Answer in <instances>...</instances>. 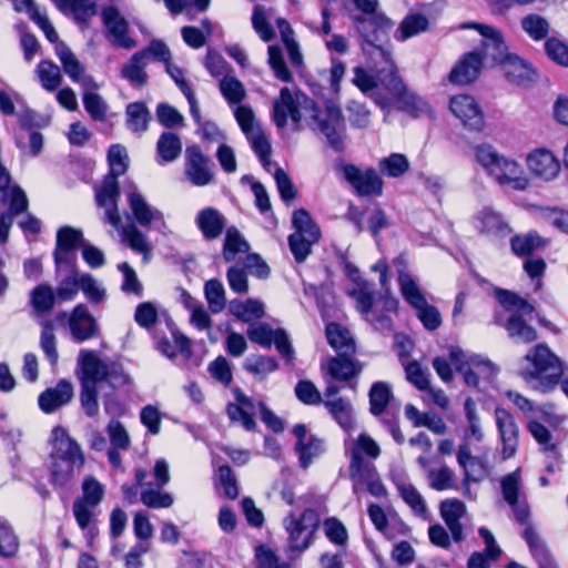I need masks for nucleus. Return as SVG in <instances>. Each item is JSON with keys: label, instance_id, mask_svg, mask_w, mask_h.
Here are the masks:
<instances>
[{"label": "nucleus", "instance_id": "nucleus-30", "mask_svg": "<svg viewBox=\"0 0 568 568\" xmlns=\"http://www.w3.org/2000/svg\"><path fill=\"white\" fill-rule=\"evenodd\" d=\"M485 67L479 51H471L453 68L449 73V81L454 84L465 85L474 82L481 68Z\"/></svg>", "mask_w": 568, "mask_h": 568}, {"label": "nucleus", "instance_id": "nucleus-11", "mask_svg": "<svg viewBox=\"0 0 568 568\" xmlns=\"http://www.w3.org/2000/svg\"><path fill=\"white\" fill-rule=\"evenodd\" d=\"M449 359L456 369L464 375V381L468 386L477 387L479 379L490 381L496 376L498 369L489 361L479 355L469 354L458 347H452Z\"/></svg>", "mask_w": 568, "mask_h": 568}, {"label": "nucleus", "instance_id": "nucleus-12", "mask_svg": "<svg viewBox=\"0 0 568 568\" xmlns=\"http://www.w3.org/2000/svg\"><path fill=\"white\" fill-rule=\"evenodd\" d=\"M462 29H475L483 38L480 57L485 67L494 68L511 53L505 42L501 31L494 26L469 22L460 26Z\"/></svg>", "mask_w": 568, "mask_h": 568}, {"label": "nucleus", "instance_id": "nucleus-14", "mask_svg": "<svg viewBox=\"0 0 568 568\" xmlns=\"http://www.w3.org/2000/svg\"><path fill=\"white\" fill-rule=\"evenodd\" d=\"M55 320L60 323L67 321L71 336L78 343L95 338L100 335V328L95 317L83 303L75 305L70 313H59Z\"/></svg>", "mask_w": 568, "mask_h": 568}, {"label": "nucleus", "instance_id": "nucleus-47", "mask_svg": "<svg viewBox=\"0 0 568 568\" xmlns=\"http://www.w3.org/2000/svg\"><path fill=\"white\" fill-rule=\"evenodd\" d=\"M323 404L341 427L344 429L352 428L353 407L348 400L344 398L324 399Z\"/></svg>", "mask_w": 568, "mask_h": 568}, {"label": "nucleus", "instance_id": "nucleus-10", "mask_svg": "<svg viewBox=\"0 0 568 568\" xmlns=\"http://www.w3.org/2000/svg\"><path fill=\"white\" fill-rule=\"evenodd\" d=\"M313 101L304 94L292 93L288 88H283L280 91V97L273 103V119L276 125L281 129L287 124V118L301 128L303 120H306L311 110H313Z\"/></svg>", "mask_w": 568, "mask_h": 568}, {"label": "nucleus", "instance_id": "nucleus-9", "mask_svg": "<svg viewBox=\"0 0 568 568\" xmlns=\"http://www.w3.org/2000/svg\"><path fill=\"white\" fill-rule=\"evenodd\" d=\"M320 526V515L314 509H305L300 517L290 514L284 519V527L288 534L287 552L291 559L301 556L312 544Z\"/></svg>", "mask_w": 568, "mask_h": 568}, {"label": "nucleus", "instance_id": "nucleus-58", "mask_svg": "<svg viewBox=\"0 0 568 568\" xmlns=\"http://www.w3.org/2000/svg\"><path fill=\"white\" fill-rule=\"evenodd\" d=\"M397 489L403 500L410 507L415 515L425 517L427 506L425 499L412 484H398Z\"/></svg>", "mask_w": 568, "mask_h": 568}, {"label": "nucleus", "instance_id": "nucleus-37", "mask_svg": "<svg viewBox=\"0 0 568 568\" xmlns=\"http://www.w3.org/2000/svg\"><path fill=\"white\" fill-rule=\"evenodd\" d=\"M524 538L529 546L531 555L537 560L539 568H558L549 549L531 527L525 529Z\"/></svg>", "mask_w": 568, "mask_h": 568}, {"label": "nucleus", "instance_id": "nucleus-19", "mask_svg": "<svg viewBox=\"0 0 568 568\" xmlns=\"http://www.w3.org/2000/svg\"><path fill=\"white\" fill-rule=\"evenodd\" d=\"M343 174L361 196L381 195L383 192V181L373 169L363 172L353 164H346Z\"/></svg>", "mask_w": 568, "mask_h": 568}, {"label": "nucleus", "instance_id": "nucleus-25", "mask_svg": "<svg viewBox=\"0 0 568 568\" xmlns=\"http://www.w3.org/2000/svg\"><path fill=\"white\" fill-rule=\"evenodd\" d=\"M148 470L143 468H136L134 470V478L136 479L138 486H141L140 500L141 503L153 509L169 508L174 503V497L168 491L161 490L159 487H154L153 484L146 483Z\"/></svg>", "mask_w": 568, "mask_h": 568}, {"label": "nucleus", "instance_id": "nucleus-41", "mask_svg": "<svg viewBox=\"0 0 568 568\" xmlns=\"http://www.w3.org/2000/svg\"><path fill=\"white\" fill-rule=\"evenodd\" d=\"M521 30L534 41L547 40L550 32V22L538 13H529L520 20Z\"/></svg>", "mask_w": 568, "mask_h": 568}, {"label": "nucleus", "instance_id": "nucleus-28", "mask_svg": "<svg viewBox=\"0 0 568 568\" xmlns=\"http://www.w3.org/2000/svg\"><path fill=\"white\" fill-rule=\"evenodd\" d=\"M85 240L83 239L82 232L71 226H63L58 231L57 234V247L54 251V262L58 268L62 264H73V257L71 251L75 247L82 246Z\"/></svg>", "mask_w": 568, "mask_h": 568}, {"label": "nucleus", "instance_id": "nucleus-49", "mask_svg": "<svg viewBox=\"0 0 568 568\" xmlns=\"http://www.w3.org/2000/svg\"><path fill=\"white\" fill-rule=\"evenodd\" d=\"M54 4L64 13H73L79 21H87L95 14V3L93 0H52Z\"/></svg>", "mask_w": 568, "mask_h": 568}, {"label": "nucleus", "instance_id": "nucleus-45", "mask_svg": "<svg viewBox=\"0 0 568 568\" xmlns=\"http://www.w3.org/2000/svg\"><path fill=\"white\" fill-rule=\"evenodd\" d=\"M156 152L162 162L175 161L182 152L180 136L173 132H163L156 142Z\"/></svg>", "mask_w": 568, "mask_h": 568}, {"label": "nucleus", "instance_id": "nucleus-13", "mask_svg": "<svg viewBox=\"0 0 568 568\" xmlns=\"http://www.w3.org/2000/svg\"><path fill=\"white\" fill-rule=\"evenodd\" d=\"M235 118L250 141L252 149L263 163V166L265 170H270L273 165L272 161L268 159L271 144L260 124L256 122L252 109L246 105L237 106L235 110Z\"/></svg>", "mask_w": 568, "mask_h": 568}, {"label": "nucleus", "instance_id": "nucleus-60", "mask_svg": "<svg viewBox=\"0 0 568 568\" xmlns=\"http://www.w3.org/2000/svg\"><path fill=\"white\" fill-rule=\"evenodd\" d=\"M292 223L295 227V232L293 234L307 235L311 240H320V229L306 210H296L293 213Z\"/></svg>", "mask_w": 568, "mask_h": 568}, {"label": "nucleus", "instance_id": "nucleus-34", "mask_svg": "<svg viewBox=\"0 0 568 568\" xmlns=\"http://www.w3.org/2000/svg\"><path fill=\"white\" fill-rule=\"evenodd\" d=\"M475 226L480 233L490 236H505L511 231L503 216L489 207L483 209L477 214L475 219Z\"/></svg>", "mask_w": 568, "mask_h": 568}, {"label": "nucleus", "instance_id": "nucleus-42", "mask_svg": "<svg viewBox=\"0 0 568 568\" xmlns=\"http://www.w3.org/2000/svg\"><path fill=\"white\" fill-rule=\"evenodd\" d=\"M144 53L135 52L129 62L121 69L122 78L126 79L132 85L141 88L145 84L148 74L145 72L146 61L143 60Z\"/></svg>", "mask_w": 568, "mask_h": 568}, {"label": "nucleus", "instance_id": "nucleus-52", "mask_svg": "<svg viewBox=\"0 0 568 568\" xmlns=\"http://www.w3.org/2000/svg\"><path fill=\"white\" fill-rule=\"evenodd\" d=\"M36 73L43 89L54 91L62 82L60 68L49 60L41 61L36 69Z\"/></svg>", "mask_w": 568, "mask_h": 568}, {"label": "nucleus", "instance_id": "nucleus-53", "mask_svg": "<svg viewBox=\"0 0 568 568\" xmlns=\"http://www.w3.org/2000/svg\"><path fill=\"white\" fill-rule=\"evenodd\" d=\"M393 397L390 385L385 382H376L369 390L371 413L375 416L382 415L390 398Z\"/></svg>", "mask_w": 568, "mask_h": 568}, {"label": "nucleus", "instance_id": "nucleus-2", "mask_svg": "<svg viewBox=\"0 0 568 568\" xmlns=\"http://www.w3.org/2000/svg\"><path fill=\"white\" fill-rule=\"evenodd\" d=\"M474 154L476 161L499 186L519 192L530 186V180L520 163L503 155L493 145H476Z\"/></svg>", "mask_w": 568, "mask_h": 568}, {"label": "nucleus", "instance_id": "nucleus-26", "mask_svg": "<svg viewBox=\"0 0 568 568\" xmlns=\"http://www.w3.org/2000/svg\"><path fill=\"white\" fill-rule=\"evenodd\" d=\"M526 164L532 175L544 181L554 180L560 172L558 159L546 149H538L529 153Z\"/></svg>", "mask_w": 568, "mask_h": 568}, {"label": "nucleus", "instance_id": "nucleus-44", "mask_svg": "<svg viewBox=\"0 0 568 568\" xmlns=\"http://www.w3.org/2000/svg\"><path fill=\"white\" fill-rule=\"evenodd\" d=\"M509 336L517 343L528 344L537 339V331L527 324L519 314L511 315L505 325Z\"/></svg>", "mask_w": 568, "mask_h": 568}, {"label": "nucleus", "instance_id": "nucleus-6", "mask_svg": "<svg viewBox=\"0 0 568 568\" xmlns=\"http://www.w3.org/2000/svg\"><path fill=\"white\" fill-rule=\"evenodd\" d=\"M347 295L354 301L356 311L366 322L381 332H389L393 328V322L389 313L397 308V300L385 298L379 310L374 302V293L368 282L351 285L347 288Z\"/></svg>", "mask_w": 568, "mask_h": 568}, {"label": "nucleus", "instance_id": "nucleus-5", "mask_svg": "<svg viewBox=\"0 0 568 568\" xmlns=\"http://www.w3.org/2000/svg\"><path fill=\"white\" fill-rule=\"evenodd\" d=\"M372 49L376 50L385 63V67L377 70L378 82L389 91L394 100L399 104V109L414 116L427 112L429 109L428 104L422 98L408 91L398 75L389 52L384 50L381 45H376Z\"/></svg>", "mask_w": 568, "mask_h": 568}, {"label": "nucleus", "instance_id": "nucleus-21", "mask_svg": "<svg viewBox=\"0 0 568 568\" xmlns=\"http://www.w3.org/2000/svg\"><path fill=\"white\" fill-rule=\"evenodd\" d=\"M500 484L504 499L513 508L516 519L525 525L529 518V509L525 501L519 500L521 490L520 469L518 468L504 476Z\"/></svg>", "mask_w": 568, "mask_h": 568}, {"label": "nucleus", "instance_id": "nucleus-24", "mask_svg": "<svg viewBox=\"0 0 568 568\" xmlns=\"http://www.w3.org/2000/svg\"><path fill=\"white\" fill-rule=\"evenodd\" d=\"M364 455L371 459H376L381 455L378 444L367 434H361L353 444L349 471L367 473L371 467H375L371 462L364 459Z\"/></svg>", "mask_w": 568, "mask_h": 568}, {"label": "nucleus", "instance_id": "nucleus-31", "mask_svg": "<svg viewBox=\"0 0 568 568\" xmlns=\"http://www.w3.org/2000/svg\"><path fill=\"white\" fill-rule=\"evenodd\" d=\"M73 397L72 384L65 379H61L55 387L45 389L39 396V406L47 413H53L60 407L67 405Z\"/></svg>", "mask_w": 568, "mask_h": 568}, {"label": "nucleus", "instance_id": "nucleus-7", "mask_svg": "<svg viewBox=\"0 0 568 568\" xmlns=\"http://www.w3.org/2000/svg\"><path fill=\"white\" fill-rule=\"evenodd\" d=\"M359 14H353L352 20L357 32L364 39L363 51L369 53L376 42L382 41L393 27V22L382 12L377 11L378 0H352Z\"/></svg>", "mask_w": 568, "mask_h": 568}, {"label": "nucleus", "instance_id": "nucleus-8", "mask_svg": "<svg viewBox=\"0 0 568 568\" xmlns=\"http://www.w3.org/2000/svg\"><path fill=\"white\" fill-rule=\"evenodd\" d=\"M308 115L313 130L321 132L332 149L342 151L345 146L346 125L341 108L332 101L326 102L324 109L313 104Z\"/></svg>", "mask_w": 568, "mask_h": 568}, {"label": "nucleus", "instance_id": "nucleus-20", "mask_svg": "<svg viewBox=\"0 0 568 568\" xmlns=\"http://www.w3.org/2000/svg\"><path fill=\"white\" fill-rule=\"evenodd\" d=\"M55 54L62 64L63 71L73 82L79 83L83 90H95L98 88L94 79L85 73L84 67L65 43L60 42L55 45Z\"/></svg>", "mask_w": 568, "mask_h": 568}, {"label": "nucleus", "instance_id": "nucleus-56", "mask_svg": "<svg viewBox=\"0 0 568 568\" xmlns=\"http://www.w3.org/2000/svg\"><path fill=\"white\" fill-rule=\"evenodd\" d=\"M248 248V243L235 227L227 229L223 246V257L226 262L234 261L237 253H246Z\"/></svg>", "mask_w": 568, "mask_h": 568}, {"label": "nucleus", "instance_id": "nucleus-29", "mask_svg": "<svg viewBox=\"0 0 568 568\" xmlns=\"http://www.w3.org/2000/svg\"><path fill=\"white\" fill-rule=\"evenodd\" d=\"M293 434L297 438L296 452L300 456L302 467L307 468L312 460L324 452V442L308 434L306 426L297 424L293 428Z\"/></svg>", "mask_w": 568, "mask_h": 568}, {"label": "nucleus", "instance_id": "nucleus-51", "mask_svg": "<svg viewBox=\"0 0 568 568\" xmlns=\"http://www.w3.org/2000/svg\"><path fill=\"white\" fill-rule=\"evenodd\" d=\"M126 125L134 133H142L148 130L150 112L141 102L130 103L125 110Z\"/></svg>", "mask_w": 568, "mask_h": 568}, {"label": "nucleus", "instance_id": "nucleus-33", "mask_svg": "<svg viewBox=\"0 0 568 568\" xmlns=\"http://www.w3.org/2000/svg\"><path fill=\"white\" fill-rule=\"evenodd\" d=\"M195 223L204 239L214 240L223 233L226 225V219L219 210L209 206L202 209L196 214Z\"/></svg>", "mask_w": 568, "mask_h": 568}, {"label": "nucleus", "instance_id": "nucleus-61", "mask_svg": "<svg viewBox=\"0 0 568 568\" xmlns=\"http://www.w3.org/2000/svg\"><path fill=\"white\" fill-rule=\"evenodd\" d=\"M57 300L55 291L50 285L41 284L33 288L31 303L37 312L47 313L52 310Z\"/></svg>", "mask_w": 568, "mask_h": 568}, {"label": "nucleus", "instance_id": "nucleus-39", "mask_svg": "<svg viewBox=\"0 0 568 568\" xmlns=\"http://www.w3.org/2000/svg\"><path fill=\"white\" fill-rule=\"evenodd\" d=\"M347 356L339 354L327 362V373L333 379L347 382L362 371V366Z\"/></svg>", "mask_w": 568, "mask_h": 568}, {"label": "nucleus", "instance_id": "nucleus-4", "mask_svg": "<svg viewBox=\"0 0 568 568\" xmlns=\"http://www.w3.org/2000/svg\"><path fill=\"white\" fill-rule=\"evenodd\" d=\"M527 366L521 375L534 388L546 392L558 383L564 367L559 357L546 344H537L525 356Z\"/></svg>", "mask_w": 568, "mask_h": 568}, {"label": "nucleus", "instance_id": "nucleus-18", "mask_svg": "<svg viewBox=\"0 0 568 568\" xmlns=\"http://www.w3.org/2000/svg\"><path fill=\"white\" fill-rule=\"evenodd\" d=\"M50 443L52 449L50 459L71 460L72 463H85L81 446L69 436L65 428L57 426L51 432Z\"/></svg>", "mask_w": 568, "mask_h": 568}, {"label": "nucleus", "instance_id": "nucleus-43", "mask_svg": "<svg viewBox=\"0 0 568 568\" xmlns=\"http://www.w3.org/2000/svg\"><path fill=\"white\" fill-rule=\"evenodd\" d=\"M70 265L69 273L60 280L55 288L57 300L60 302L73 301L80 291L81 272L75 267L74 263Z\"/></svg>", "mask_w": 568, "mask_h": 568}, {"label": "nucleus", "instance_id": "nucleus-32", "mask_svg": "<svg viewBox=\"0 0 568 568\" xmlns=\"http://www.w3.org/2000/svg\"><path fill=\"white\" fill-rule=\"evenodd\" d=\"M503 70L504 77L510 83L521 85L535 79L536 72L519 55L510 53L499 65Z\"/></svg>", "mask_w": 568, "mask_h": 568}, {"label": "nucleus", "instance_id": "nucleus-23", "mask_svg": "<svg viewBox=\"0 0 568 568\" xmlns=\"http://www.w3.org/2000/svg\"><path fill=\"white\" fill-rule=\"evenodd\" d=\"M128 203L134 216V220L141 226H149L151 223H156L159 230L166 227L162 212L153 209L143 195L132 185L128 192Z\"/></svg>", "mask_w": 568, "mask_h": 568}, {"label": "nucleus", "instance_id": "nucleus-64", "mask_svg": "<svg viewBox=\"0 0 568 568\" xmlns=\"http://www.w3.org/2000/svg\"><path fill=\"white\" fill-rule=\"evenodd\" d=\"M204 293L213 313H220L225 307V290L219 280L207 281L204 285Z\"/></svg>", "mask_w": 568, "mask_h": 568}, {"label": "nucleus", "instance_id": "nucleus-17", "mask_svg": "<svg viewBox=\"0 0 568 568\" xmlns=\"http://www.w3.org/2000/svg\"><path fill=\"white\" fill-rule=\"evenodd\" d=\"M246 334L252 342L263 347L270 348L275 344L278 353L286 358L293 354L287 334L282 328L273 329L266 323H254L248 326Z\"/></svg>", "mask_w": 568, "mask_h": 568}, {"label": "nucleus", "instance_id": "nucleus-3", "mask_svg": "<svg viewBox=\"0 0 568 568\" xmlns=\"http://www.w3.org/2000/svg\"><path fill=\"white\" fill-rule=\"evenodd\" d=\"M110 174L106 175L101 186L95 192V201L99 207L104 210V221L114 229L120 230L121 216L118 209L120 196L118 176L123 175L129 166V156L124 146L114 144L108 152Z\"/></svg>", "mask_w": 568, "mask_h": 568}, {"label": "nucleus", "instance_id": "nucleus-27", "mask_svg": "<svg viewBox=\"0 0 568 568\" xmlns=\"http://www.w3.org/2000/svg\"><path fill=\"white\" fill-rule=\"evenodd\" d=\"M496 425L503 443V458L509 459L515 456L518 446L519 429L514 417L503 408L495 410Z\"/></svg>", "mask_w": 568, "mask_h": 568}, {"label": "nucleus", "instance_id": "nucleus-36", "mask_svg": "<svg viewBox=\"0 0 568 568\" xmlns=\"http://www.w3.org/2000/svg\"><path fill=\"white\" fill-rule=\"evenodd\" d=\"M349 477L353 481V490L355 494L367 489L375 497L386 496V488L379 480L375 467H371L367 473L349 471Z\"/></svg>", "mask_w": 568, "mask_h": 568}, {"label": "nucleus", "instance_id": "nucleus-62", "mask_svg": "<svg viewBox=\"0 0 568 568\" xmlns=\"http://www.w3.org/2000/svg\"><path fill=\"white\" fill-rule=\"evenodd\" d=\"M156 348L172 359L178 353H190V339L181 333H173V342L161 338L158 341Z\"/></svg>", "mask_w": 568, "mask_h": 568}, {"label": "nucleus", "instance_id": "nucleus-63", "mask_svg": "<svg viewBox=\"0 0 568 568\" xmlns=\"http://www.w3.org/2000/svg\"><path fill=\"white\" fill-rule=\"evenodd\" d=\"M546 55L556 64L568 68V43L557 37L548 38L544 43Z\"/></svg>", "mask_w": 568, "mask_h": 568}, {"label": "nucleus", "instance_id": "nucleus-50", "mask_svg": "<svg viewBox=\"0 0 568 568\" xmlns=\"http://www.w3.org/2000/svg\"><path fill=\"white\" fill-rule=\"evenodd\" d=\"M398 284L403 297L413 308L424 305L426 298L410 274L399 272Z\"/></svg>", "mask_w": 568, "mask_h": 568}, {"label": "nucleus", "instance_id": "nucleus-15", "mask_svg": "<svg viewBox=\"0 0 568 568\" xmlns=\"http://www.w3.org/2000/svg\"><path fill=\"white\" fill-rule=\"evenodd\" d=\"M116 0L101 9V20L105 28L108 40L118 48L131 50L138 45L129 36V22L115 6Z\"/></svg>", "mask_w": 568, "mask_h": 568}, {"label": "nucleus", "instance_id": "nucleus-55", "mask_svg": "<svg viewBox=\"0 0 568 568\" xmlns=\"http://www.w3.org/2000/svg\"><path fill=\"white\" fill-rule=\"evenodd\" d=\"M243 367L253 376L263 379L267 374L276 371L278 365L272 357L252 355L245 359Z\"/></svg>", "mask_w": 568, "mask_h": 568}, {"label": "nucleus", "instance_id": "nucleus-59", "mask_svg": "<svg viewBox=\"0 0 568 568\" xmlns=\"http://www.w3.org/2000/svg\"><path fill=\"white\" fill-rule=\"evenodd\" d=\"M220 90L230 104H237L246 97L243 83L233 75H225L221 79Z\"/></svg>", "mask_w": 568, "mask_h": 568}, {"label": "nucleus", "instance_id": "nucleus-38", "mask_svg": "<svg viewBox=\"0 0 568 568\" xmlns=\"http://www.w3.org/2000/svg\"><path fill=\"white\" fill-rule=\"evenodd\" d=\"M328 344L342 355H351L355 352V342L349 331L339 324L329 323L326 326Z\"/></svg>", "mask_w": 568, "mask_h": 568}, {"label": "nucleus", "instance_id": "nucleus-1", "mask_svg": "<svg viewBox=\"0 0 568 568\" xmlns=\"http://www.w3.org/2000/svg\"><path fill=\"white\" fill-rule=\"evenodd\" d=\"M79 364L82 376L80 402L84 414L94 417L99 414V386L108 382L111 386H121L129 383L130 377L122 367L114 362L102 361L94 352L81 351Z\"/></svg>", "mask_w": 568, "mask_h": 568}, {"label": "nucleus", "instance_id": "nucleus-22", "mask_svg": "<svg viewBox=\"0 0 568 568\" xmlns=\"http://www.w3.org/2000/svg\"><path fill=\"white\" fill-rule=\"evenodd\" d=\"M449 108L453 114L470 130H481L484 115L476 100L466 94L455 95L450 99Z\"/></svg>", "mask_w": 568, "mask_h": 568}, {"label": "nucleus", "instance_id": "nucleus-48", "mask_svg": "<svg viewBox=\"0 0 568 568\" xmlns=\"http://www.w3.org/2000/svg\"><path fill=\"white\" fill-rule=\"evenodd\" d=\"M80 291L90 303L95 305L104 303L108 297L103 283L90 273H81Z\"/></svg>", "mask_w": 568, "mask_h": 568}, {"label": "nucleus", "instance_id": "nucleus-57", "mask_svg": "<svg viewBox=\"0 0 568 568\" xmlns=\"http://www.w3.org/2000/svg\"><path fill=\"white\" fill-rule=\"evenodd\" d=\"M121 234L123 241L135 252L142 253L143 258L146 261L151 252V245L146 236L134 225L122 226Z\"/></svg>", "mask_w": 568, "mask_h": 568}, {"label": "nucleus", "instance_id": "nucleus-40", "mask_svg": "<svg viewBox=\"0 0 568 568\" xmlns=\"http://www.w3.org/2000/svg\"><path fill=\"white\" fill-rule=\"evenodd\" d=\"M230 312L244 323H251L265 315L264 304L260 300L254 298H248L245 302L232 301L230 303Z\"/></svg>", "mask_w": 568, "mask_h": 568}, {"label": "nucleus", "instance_id": "nucleus-16", "mask_svg": "<svg viewBox=\"0 0 568 568\" xmlns=\"http://www.w3.org/2000/svg\"><path fill=\"white\" fill-rule=\"evenodd\" d=\"M184 175L195 186H205L213 181V163L197 145H190L184 154Z\"/></svg>", "mask_w": 568, "mask_h": 568}, {"label": "nucleus", "instance_id": "nucleus-35", "mask_svg": "<svg viewBox=\"0 0 568 568\" xmlns=\"http://www.w3.org/2000/svg\"><path fill=\"white\" fill-rule=\"evenodd\" d=\"M466 507L458 499H447L440 504V514L448 526L453 539L457 542L463 540V526L459 519L465 515Z\"/></svg>", "mask_w": 568, "mask_h": 568}, {"label": "nucleus", "instance_id": "nucleus-54", "mask_svg": "<svg viewBox=\"0 0 568 568\" xmlns=\"http://www.w3.org/2000/svg\"><path fill=\"white\" fill-rule=\"evenodd\" d=\"M428 28V19L419 13L408 14L400 23L395 38L399 41L414 37Z\"/></svg>", "mask_w": 568, "mask_h": 568}, {"label": "nucleus", "instance_id": "nucleus-46", "mask_svg": "<svg viewBox=\"0 0 568 568\" xmlns=\"http://www.w3.org/2000/svg\"><path fill=\"white\" fill-rule=\"evenodd\" d=\"M83 465L84 463L50 459L51 483L60 487L65 486L73 479L75 470L83 467Z\"/></svg>", "mask_w": 568, "mask_h": 568}]
</instances>
